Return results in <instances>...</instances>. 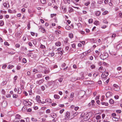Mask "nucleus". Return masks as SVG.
I'll list each match as a JSON object with an SVG mask.
<instances>
[{
	"label": "nucleus",
	"instance_id": "nucleus-19",
	"mask_svg": "<svg viewBox=\"0 0 122 122\" xmlns=\"http://www.w3.org/2000/svg\"><path fill=\"white\" fill-rule=\"evenodd\" d=\"M42 75L41 74H38L37 75L36 78H38L42 77Z\"/></svg>",
	"mask_w": 122,
	"mask_h": 122
},
{
	"label": "nucleus",
	"instance_id": "nucleus-36",
	"mask_svg": "<svg viewBox=\"0 0 122 122\" xmlns=\"http://www.w3.org/2000/svg\"><path fill=\"white\" fill-rule=\"evenodd\" d=\"M38 70L37 69H34L33 70V72H35V74L36 73L38 72Z\"/></svg>",
	"mask_w": 122,
	"mask_h": 122
},
{
	"label": "nucleus",
	"instance_id": "nucleus-5",
	"mask_svg": "<svg viewBox=\"0 0 122 122\" xmlns=\"http://www.w3.org/2000/svg\"><path fill=\"white\" fill-rule=\"evenodd\" d=\"M3 5L6 8H8L9 6V5L8 2L4 3H3Z\"/></svg>",
	"mask_w": 122,
	"mask_h": 122
},
{
	"label": "nucleus",
	"instance_id": "nucleus-17",
	"mask_svg": "<svg viewBox=\"0 0 122 122\" xmlns=\"http://www.w3.org/2000/svg\"><path fill=\"white\" fill-rule=\"evenodd\" d=\"M101 12L99 11H97L96 13V16H99Z\"/></svg>",
	"mask_w": 122,
	"mask_h": 122
},
{
	"label": "nucleus",
	"instance_id": "nucleus-47",
	"mask_svg": "<svg viewBox=\"0 0 122 122\" xmlns=\"http://www.w3.org/2000/svg\"><path fill=\"white\" fill-rule=\"evenodd\" d=\"M46 112L47 113H49L50 112V110L49 109H48L46 110Z\"/></svg>",
	"mask_w": 122,
	"mask_h": 122
},
{
	"label": "nucleus",
	"instance_id": "nucleus-49",
	"mask_svg": "<svg viewBox=\"0 0 122 122\" xmlns=\"http://www.w3.org/2000/svg\"><path fill=\"white\" fill-rule=\"evenodd\" d=\"M64 111V110L63 109L61 110H60V113L61 114L63 113V112Z\"/></svg>",
	"mask_w": 122,
	"mask_h": 122
},
{
	"label": "nucleus",
	"instance_id": "nucleus-42",
	"mask_svg": "<svg viewBox=\"0 0 122 122\" xmlns=\"http://www.w3.org/2000/svg\"><path fill=\"white\" fill-rule=\"evenodd\" d=\"M72 47L73 48H76V45L75 44H73L72 45Z\"/></svg>",
	"mask_w": 122,
	"mask_h": 122
},
{
	"label": "nucleus",
	"instance_id": "nucleus-61",
	"mask_svg": "<svg viewBox=\"0 0 122 122\" xmlns=\"http://www.w3.org/2000/svg\"><path fill=\"white\" fill-rule=\"evenodd\" d=\"M8 68L9 69H11L12 68V67H11L10 65L8 66Z\"/></svg>",
	"mask_w": 122,
	"mask_h": 122
},
{
	"label": "nucleus",
	"instance_id": "nucleus-41",
	"mask_svg": "<svg viewBox=\"0 0 122 122\" xmlns=\"http://www.w3.org/2000/svg\"><path fill=\"white\" fill-rule=\"evenodd\" d=\"M112 0H110V1L109 3V5L111 6L112 5Z\"/></svg>",
	"mask_w": 122,
	"mask_h": 122
},
{
	"label": "nucleus",
	"instance_id": "nucleus-64",
	"mask_svg": "<svg viewBox=\"0 0 122 122\" xmlns=\"http://www.w3.org/2000/svg\"><path fill=\"white\" fill-rule=\"evenodd\" d=\"M118 45L120 48L122 47V42L120 43Z\"/></svg>",
	"mask_w": 122,
	"mask_h": 122
},
{
	"label": "nucleus",
	"instance_id": "nucleus-18",
	"mask_svg": "<svg viewBox=\"0 0 122 122\" xmlns=\"http://www.w3.org/2000/svg\"><path fill=\"white\" fill-rule=\"evenodd\" d=\"M61 45V43L59 42H57L56 43V46H59Z\"/></svg>",
	"mask_w": 122,
	"mask_h": 122
},
{
	"label": "nucleus",
	"instance_id": "nucleus-45",
	"mask_svg": "<svg viewBox=\"0 0 122 122\" xmlns=\"http://www.w3.org/2000/svg\"><path fill=\"white\" fill-rule=\"evenodd\" d=\"M40 98V97L39 96H36V100L37 101H38V100H39Z\"/></svg>",
	"mask_w": 122,
	"mask_h": 122
},
{
	"label": "nucleus",
	"instance_id": "nucleus-40",
	"mask_svg": "<svg viewBox=\"0 0 122 122\" xmlns=\"http://www.w3.org/2000/svg\"><path fill=\"white\" fill-rule=\"evenodd\" d=\"M90 3V1H88L85 4V5L86 6H88L89 5Z\"/></svg>",
	"mask_w": 122,
	"mask_h": 122
},
{
	"label": "nucleus",
	"instance_id": "nucleus-29",
	"mask_svg": "<svg viewBox=\"0 0 122 122\" xmlns=\"http://www.w3.org/2000/svg\"><path fill=\"white\" fill-rule=\"evenodd\" d=\"M4 24V23L3 21H0V26H2Z\"/></svg>",
	"mask_w": 122,
	"mask_h": 122
},
{
	"label": "nucleus",
	"instance_id": "nucleus-35",
	"mask_svg": "<svg viewBox=\"0 0 122 122\" xmlns=\"http://www.w3.org/2000/svg\"><path fill=\"white\" fill-rule=\"evenodd\" d=\"M101 117L99 115H98L96 117V120H98L101 118Z\"/></svg>",
	"mask_w": 122,
	"mask_h": 122
},
{
	"label": "nucleus",
	"instance_id": "nucleus-52",
	"mask_svg": "<svg viewBox=\"0 0 122 122\" xmlns=\"http://www.w3.org/2000/svg\"><path fill=\"white\" fill-rule=\"evenodd\" d=\"M74 93L73 92H71V95H70V96L72 98L74 97Z\"/></svg>",
	"mask_w": 122,
	"mask_h": 122
},
{
	"label": "nucleus",
	"instance_id": "nucleus-60",
	"mask_svg": "<svg viewBox=\"0 0 122 122\" xmlns=\"http://www.w3.org/2000/svg\"><path fill=\"white\" fill-rule=\"evenodd\" d=\"M58 53L59 54H60L61 55L63 54V52L62 51H60L58 52Z\"/></svg>",
	"mask_w": 122,
	"mask_h": 122
},
{
	"label": "nucleus",
	"instance_id": "nucleus-24",
	"mask_svg": "<svg viewBox=\"0 0 122 122\" xmlns=\"http://www.w3.org/2000/svg\"><path fill=\"white\" fill-rule=\"evenodd\" d=\"M17 91L18 92L19 94H20L21 93V90L20 88H18Z\"/></svg>",
	"mask_w": 122,
	"mask_h": 122
},
{
	"label": "nucleus",
	"instance_id": "nucleus-1",
	"mask_svg": "<svg viewBox=\"0 0 122 122\" xmlns=\"http://www.w3.org/2000/svg\"><path fill=\"white\" fill-rule=\"evenodd\" d=\"M70 116V113L68 112H67L66 113V117L65 119V120H67L69 118V117Z\"/></svg>",
	"mask_w": 122,
	"mask_h": 122
},
{
	"label": "nucleus",
	"instance_id": "nucleus-46",
	"mask_svg": "<svg viewBox=\"0 0 122 122\" xmlns=\"http://www.w3.org/2000/svg\"><path fill=\"white\" fill-rule=\"evenodd\" d=\"M114 98L116 99H117L119 98V96L118 95H116L114 96Z\"/></svg>",
	"mask_w": 122,
	"mask_h": 122
},
{
	"label": "nucleus",
	"instance_id": "nucleus-27",
	"mask_svg": "<svg viewBox=\"0 0 122 122\" xmlns=\"http://www.w3.org/2000/svg\"><path fill=\"white\" fill-rule=\"evenodd\" d=\"M113 86L114 87H115V88H119V86L116 84H114Z\"/></svg>",
	"mask_w": 122,
	"mask_h": 122
},
{
	"label": "nucleus",
	"instance_id": "nucleus-57",
	"mask_svg": "<svg viewBox=\"0 0 122 122\" xmlns=\"http://www.w3.org/2000/svg\"><path fill=\"white\" fill-rule=\"evenodd\" d=\"M116 112L118 113H120L121 112V111L120 110H116Z\"/></svg>",
	"mask_w": 122,
	"mask_h": 122
},
{
	"label": "nucleus",
	"instance_id": "nucleus-21",
	"mask_svg": "<svg viewBox=\"0 0 122 122\" xmlns=\"http://www.w3.org/2000/svg\"><path fill=\"white\" fill-rule=\"evenodd\" d=\"M65 28L66 29L68 30H69L70 29L71 27L69 26L68 25H67L66 26Z\"/></svg>",
	"mask_w": 122,
	"mask_h": 122
},
{
	"label": "nucleus",
	"instance_id": "nucleus-3",
	"mask_svg": "<svg viewBox=\"0 0 122 122\" xmlns=\"http://www.w3.org/2000/svg\"><path fill=\"white\" fill-rule=\"evenodd\" d=\"M43 81H44L43 80L41 79L39 81H36V83L37 84L40 85L42 83Z\"/></svg>",
	"mask_w": 122,
	"mask_h": 122
},
{
	"label": "nucleus",
	"instance_id": "nucleus-28",
	"mask_svg": "<svg viewBox=\"0 0 122 122\" xmlns=\"http://www.w3.org/2000/svg\"><path fill=\"white\" fill-rule=\"evenodd\" d=\"M88 116H86L85 117L83 118V119L85 121H87L88 120Z\"/></svg>",
	"mask_w": 122,
	"mask_h": 122
},
{
	"label": "nucleus",
	"instance_id": "nucleus-14",
	"mask_svg": "<svg viewBox=\"0 0 122 122\" xmlns=\"http://www.w3.org/2000/svg\"><path fill=\"white\" fill-rule=\"evenodd\" d=\"M69 10H68V11L70 13H71L73 11V10L72 8L70 7L69 8Z\"/></svg>",
	"mask_w": 122,
	"mask_h": 122
},
{
	"label": "nucleus",
	"instance_id": "nucleus-44",
	"mask_svg": "<svg viewBox=\"0 0 122 122\" xmlns=\"http://www.w3.org/2000/svg\"><path fill=\"white\" fill-rule=\"evenodd\" d=\"M30 23H29L27 25V29L28 30H29L30 29Z\"/></svg>",
	"mask_w": 122,
	"mask_h": 122
},
{
	"label": "nucleus",
	"instance_id": "nucleus-63",
	"mask_svg": "<svg viewBox=\"0 0 122 122\" xmlns=\"http://www.w3.org/2000/svg\"><path fill=\"white\" fill-rule=\"evenodd\" d=\"M85 31L87 33H89L90 31V30L87 29H86L85 30Z\"/></svg>",
	"mask_w": 122,
	"mask_h": 122
},
{
	"label": "nucleus",
	"instance_id": "nucleus-38",
	"mask_svg": "<svg viewBox=\"0 0 122 122\" xmlns=\"http://www.w3.org/2000/svg\"><path fill=\"white\" fill-rule=\"evenodd\" d=\"M108 12L107 11H105L102 13V14L103 15H105Z\"/></svg>",
	"mask_w": 122,
	"mask_h": 122
},
{
	"label": "nucleus",
	"instance_id": "nucleus-25",
	"mask_svg": "<svg viewBox=\"0 0 122 122\" xmlns=\"http://www.w3.org/2000/svg\"><path fill=\"white\" fill-rule=\"evenodd\" d=\"M18 97V95L15 94H13V98H16Z\"/></svg>",
	"mask_w": 122,
	"mask_h": 122
},
{
	"label": "nucleus",
	"instance_id": "nucleus-59",
	"mask_svg": "<svg viewBox=\"0 0 122 122\" xmlns=\"http://www.w3.org/2000/svg\"><path fill=\"white\" fill-rule=\"evenodd\" d=\"M2 93L3 94H4V95L5 94V90H4L3 89L2 90Z\"/></svg>",
	"mask_w": 122,
	"mask_h": 122
},
{
	"label": "nucleus",
	"instance_id": "nucleus-39",
	"mask_svg": "<svg viewBox=\"0 0 122 122\" xmlns=\"http://www.w3.org/2000/svg\"><path fill=\"white\" fill-rule=\"evenodd\" d=\"M94 23L95 24L97 25L99 24V22L98 21H96L94 22Z\"/></svg>",
	"mask_w": 122,
	"mask_h": 122
},
{
	"label": "nucleus",
	"instance_id": "nucleus-53",
	"mask_svg": "<svg viewBox=\"0 0 122 122\" xmlns=\"http://www.w3.org/2000/svg\"><path fill=\"white\" fill-rule=\"evenodd\" d=\"M79 108V107H76L74 108V109L76 111Z\"/></svg>",
	"mask_w": 122,
	"mask_h": 122
},
{
	"label": "nucleus",
	"instance_id": "nucleus-50",
	"mask_svg": "<svg viewBox=\"0 0 122 122\" xmlns=\"http://www.w3.org/2000/svg\"><path fill=\"white\" fill-rule=\"evenodd\" d=\"M32 110L30 108H29L28 109H27L26 111H27V112H31L32 111Z\"/></svg>",
	"mask_w": 122,
	"mask_h": 122
},
{
	"label": "nucleus",
	"instance_id": "nucleus-51",
	"mask_svg": "<svg viewBox=\"0 0 122 122\" xmlns=\"http://www.w3.org/2000/svg\"><path fill=\"white\" fill-rule=\"evenodd\" d=\"M99 74V73L98 72H97L95 73L94 74V76L96 75L95 77L97 76H98Z\"/></svg>",
	"mask_w": 122,
	"mask_h": 122
},
{
	"label": "nucleus",
	"instance_id": "nucleus-7",
	"mask_svg": "<svg viewBox=\"0 0 122 122\" xmlns=\"http://www.w3.org/2000/svg\"><path fill=\"white\" fill-rule=\"evenodd\" d=\"M114 102V101L112 99H110L109 100V102L111 104H113Z\"/></svg>",
	"mask_w": 122,
	"mask_h": 122
},
{
	"label": "nucleus",
	"instance_id": "nucleus-33",
	"mask_svg": "<svg viewBox=\"0 0 122 122\" xmlns=\"http://www.w3.org/2000/svg\"><path fill=\"white\" fill-rule=\"evenodd\" d=\"M93 20L92 19H90L89 20L88 22L89 23H91L93 22Z\"/></svg>",
	"mask_w": 122,
	"mask_h": 122
},
{
	"label": "nucleus",
	"instance_id": "nucleus-55",
	"mask_svg": "<svg viewBox=\"0 0 122 122\" xmlns=\"http://www.w3.org/2000/svg\"><path fill=\"white\" fill-rule=\"evenodd\" d=\"M69 47L68 46H66L65 47V49L66 51H67L69 50Z\"/></svg>",
	"mask_w": 122,
	"mask_h": 122
},
{
	"label": "nucleus",
	"instance_id": "nucleus-37",
	"mask_svg": "<svg viewBox=\"0 0 122 122\" xmlns=\"http://www.w3.org/2000/svg\"><path fill=\"white\" fill-rule=\"evenodd\" d=\"M63 78H61L59 79L58 80V81L60 82H61L63 81Z\"/></svg>",
	"mask_w": 122,
	"mask_h": 122
},
{
	"label": "nucleus",
	"instance_id": "nucleus-4",
	"mask_svg": "<svg viewBox=\"0 0 122 122\" xmlns=\"http://www.w3.org/2000/svg\"><path fill=\"white\" fill-rule=\"evenodd\" d=\"M102 55L103 57V58L105 59L108 56V54L107 53H104Z\"/></svg>",
	"mask_w": 122,
	"mask_h": 122
},
{
	"label": "nucleus",
	"instance_id": "nucleus-56",
	"mask_svg": "<svg viewBox=\"0 0 122 122\" xmlns=\"http://www.w3.org/2000/svg\"><path fill=\"white\" fill-rule=\"evenodd\" d=\"M77 25L78 27H80L81 26V24L80 23H78Z\"/></svg>",
	"mask_w": 122,
	"mask_h": 122
},
{
	"label": "nucleus",
	"instance_id": "nucleus-10",
	"mask_svg": "<svg viewBox=\"0 0 122 122\" xmlns=\"http://www.w3.org/2000/svg\"><path fill=\"white\" fill-rule=\"evenodd\" d=\"M101 104L102 105H105L106 106H107L108 105V103L107 102L105 103L103 102H101Z\"/></svg>",
	"mask_w": 122,
	"mask_h": 122
},
{
	"label": "nucleus",
	"instance_id": "nucleus-54",
	"mask_svg": "<svg viewBox=\"0 0 122 122\" xmlns=\"http://www.w3.org/2000/svg\"><path fill=\"white\" fill-rule=\"evenodd\" d=\"M28 44L30 46H32V45L31 42H29Z\"/></svg>",
	"mask_w": 122,
	"mask_h": 122
},
{
	"label": "nucleus",
	"instance_id": "nucleus-11",
	"mask_svg": "<svg viewBox=\"0 0 122 122\" xmlns=\"http://www.w3.org/2000/svg\"><path fill=\"white\" fill-rule=\"evenodd\" d=\"M27 107L25 106H24L22 108V110L23 111H24V112H25L27 110Z\"/></svg>",
	"mask_w": 122,
	"mask_h": 122
},
{
	"label": "nucleus",
	"instance_id": "nucleus-48",
	"mask_svg": "<svg viewBox=\"0 0 122 122\" xmlns=\"http://www.w3.org/2000/svg\"><path fill=\"white\" fill-rule=\"evenodd\" d=\"M41 90L43 91H44L45 90V87L43 86H42L41 87Z\"/></svg>",
	"mask_w": 122,
	"mask_h": 122
},
{
	"label": "nucleus",
	"instance_id": "nucleus-15",
	"mask_svg": "<svg viewBox=\"0 0 122 122\" xmlns=\"http://www.w3.org/2000/svg\"><path fill=\"white\" fill-rule=\"evenodd\" d=\"M79 0H71V2H73L74 4L76 5H77L78 4L77 3V2H78Z\"/></svg>",
	"mask_w": 122,
	"mask_h": 122
},
{
	"label": "nucleus",
	"instance_id": "nucleus-2",
	"mask_svg": "<svg viewBox=\"0 0 122 122\" xmlns=\"http://www.w3.org/2000/svg\"><path fill=\"white\" fill-rule=\"evenodd\" d=\"M51 116L53 118H56L57 116V115L56 113H53L51 114Z\"/></svg>",
	"mask_w": 122,
	"mask_h": 122
},
{
	"label": "nucleus",
	"instance_id": "nucleus-23",
	"mask_svg": "<svg viewBox=\"0 0 122 122\" xmlns=\"http://www.w3.org/2000/svg\"><path fill=\"white\" fill-rule=\"evenodd\" d=\"M21 32L20 31H18L17 32V35L18 36L21 35Z\"/></svg>",
	"mask_w": 122,
	"mask_h": 122
},
{
	"label": "nucleus",
	"instance_id": "nucleus-9",
	"mask_svg": "<svg viewBox=\"0 0 122 122\" xmlns=\"http://www.w3.org/2000/svg\"><path fill=\"white\" fill-rule=\"evenodd\" d=\"M54 83V81H50L48 82L47 84V85L50 86L52 84H53Z\"/></svg>",
	"mask_w": 122,
	"mask_h": 122
},
{
	"label": "nucleus",
	"instance_id": "nucleus-16",
	"mask_svg": "<svg viewBox=\"0 0 122 122\" xmlns=\"http://www.w3.org/2000/svg\"><path fill=\"white\" fill-rule=\"evenodd\" d=\"M91 41L92 42H93V43H95L97 42V40L96 39H91Z\"/></svg>",
	"mask_w": 122,
	"mask_h": 122
},
{
	"label": "nucleus",
	"instance_id": "nucleus-32",
	"mask_svg": "<svg viewBox=\"0 0 122 122\" xmlns=\"http://www.w3.org/2000/svg\"><path fill=\"white\" fill-rule=\"evenodd\" d=\"M40 47L41 49H44L46 48V47L44 45L41 44L40 46Z\"/></svg>",
	"mask_w": 122,
	"mask_h": 122
},
{
	"label": "nucleus",
	"instance_id": "nucleus-58",
	"mask_svg": "<svg viewBox=\"0 0 122 122\" xmlns=\"http://www.w3.org/2000/svg\"><path fill=\"white\" fill-rule=\"evenodd\" d=\"M103 23H105L107 24L108 23V22L106 20H103Z\"/></svg>",
	"mask_w": 122,
	"mask_h": 122
},
{
	"label": "nucleus",
	"instance_id": "nucleus-22",
	"mask_svg": "<svg viewBox=\"0 0 122 122\" xmlns=\"http://www.w3.org/2000/svg\"><path fill=\"white\" fill-rule=\"evenodd\" d=\"M55 32L56 34L58 35L61 34V32L60 31L56 30Z\"/></svg>",
	"mask_w": 122,
	"mask_h": 122
},
{
	"label": "nucleus",
	"instance_id": "nucleus-30",
	"mask_svg": "<svg viewBox=\"0 0 122 122\" xmlns=\"http://www.w3.org/2000/svg\"><path fill=\"white\" fill-rule=\"evenodd\" d=\"M69 36L71 38H72L73 37V35L72 33H70L69 34Z\"/></svg>",
	"mask_w": 122,
	"mask_h": 122
},
{
	"label": "nucleus",
	"instance_id": "nucleus-20",
	"mask_svg": "<svg viewBox=\"0 0 122 122\" xmlns=\"http://www.w3.org/2000/svg\"><path fill=\"white\" fill-rule=\"evenodd\" d=\"M86 115L85 113L84 112H82L80 116L81 117H84Z\"/></svg>",
	"mask_w": 122,
	"mask_h": 122
},
{
	"label": "nucleus",
	"instance_id": "nucleus-12",
	"mask_svg": "<svg viewBox=\"0 0 122 122\" xmlns=\"http://www.w3.org/2000/svg\"><path fill=\"white\" fill-rule=\"evenodd\" d=\"M54 97L55 99H59L60 98V97L59 95L55 94L54 95Z\"/></svg>",
	"mask_w": 122,
	"mask_h": 122
},
{
	"label": "nucleus",
	"instance_id": "nucleus-13",
	"mask_svg": "<svg viewBox=\"0 0 122 122\" xmlns=\"http://www.w3.org/2000/svg\"><path fill=\"white\" fill-rule=\"evenodd\" d=\"M45 101L46 102H52V100L50 99H46L45 100Z\"/></svg>",
	"mask_w": 122,
	"mask_h": 122
},
{
	"label": "nucleus",
	"instance_id": "nucleus-34",
	"mask_svg": "<svg viewBox=\"0 0 122 122\" xmlns=\"http://www.w3.org/2000/svg\"><path fill=\"white\" fill-rule=\"evenodd\" d=\"M95 66L94 65H92L91 66V68L92 69H94L95 68Z\"/></svg>",
	"mask_w": 122,
	"mask_h": 122
},
{
	"label": "nucleus",
	"instance_id": "nucleus-26",
	"mask_svg": "<svg viewBox=\"0 0 122 122\" xmlns=\"http://www.w3.org/2000/svg\"><path fill=\"white\" fill-rule=\"evenodd\" d=\"M22 61L23 63H25L26 62V60L25 58H23L22 59Z\"/></svg>",
	"mask_w": 122,
	"mask_h": 122
},
{
	"label": "nucleus",
	"instance_id": "nucleus-8",
	"mask_svg": "<svg viewBox=\"0 0 122 122\" xmlns=\"http://www.w3.org/2000/svg\"><path fill=\"white\" fill-rule=\"evenodd\" d=\"M40 29H41L42 32L43 33H44L46 31L45 29L42 27L41 26Z\"/></svg>",
	"mask_w": 122,
	"mask_h": 122
},
{
	"label": "nucleus",
	"instance_id": "nucleus-6",
	"mask_svg": "<svg viewBox=\"0 0 122 122\" xmlns=\"http://www.w3.org/2000/svg\"><path fill=\"white\" fill-rule=\"evenodd\" d=\"M78 114V112H76L74 113L71 116L73 117L71 119L73 118V117H75L77 116Z\"/></svg>",
	"mask_w": 122,
	"mask_h": 122
},
{
	"label": "nucleus",
	"instance_id": "nucleus-31",
	"mask_svg": "<svg viewBox=\"0 0 122 122\" xmlns=\"http://www.w3.org/2000/svg\"><path fill=\"white\" fill-rule=\"evenodd\" d=\"M101 77L103 78H105L106 77L105 76V73H103L101 76Z\"/></svg>",
	"mask_w": 122,
	"mask_h": 122
},
{
	"label": "nucleus",
	"instance_id": "nucleus-62",
	"mask_svg": "<svg viewBox=\"0 0 122 122\" xmlns=\"http://www.w3.org/2000/svg\"><path fill=\"white\" fill-rule=\"evenodd\" d=\"M49 76H46L45 77V79L46 80H49Z\"/></svg>",
	"mask_w": 122,
	"mask_h": 122
},
{
	"label": "nucleus",
	"instance_id": "nucleus-43",
	"mask_svg": "<svg viewBox=\"0 0 122 122\" xmlns=\"http://www.w3.org/2000/svg\"><path fill=\"white\" fill-rule=\"evenodd\" d=\"M4 43V45H7L8 46H9V44L8 43L7 41L5 42Z\"/></svg>",
	"mask_w": 122,
	"mask_h": 122
}]
</instances>
